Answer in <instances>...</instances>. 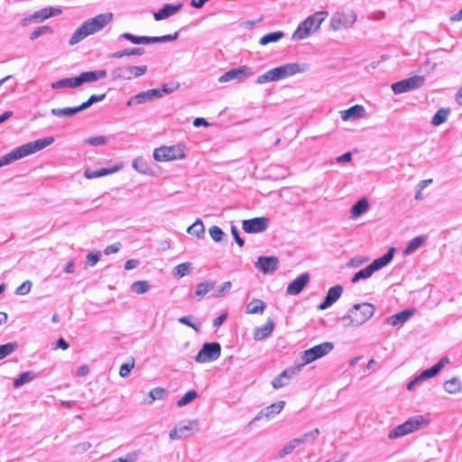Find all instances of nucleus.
Masks as SVG:
<instances>
[{
  "label": "nucleus",
  "instance_id": "obj_29",
  "mask_svg": "<svg viewBox=\"0 0 462 462\" xmlns=\"http://www.w3.org/2000/svg\"><path fill=\"white\" fill-rule=\"evenodd\" d=\"M167 391L162 387H155L152 389L147 397L143 400L144 404H152L156 400H162L165 398Z\"/></svg>",
  "mask_w": 462,
  "mask_h": 462
},
{
  "label": "nucleus",
  "instance_id": "obj_21",
  "mask_svg": "<svg viewBox=\"0 0 462 462\" xmlns=\"http://www.w3.org/2000/svg\"><path fill=\"white\" fill-rule=\"evenodd\" d=\"M343 121L355 120L365 116V110L361 105H355L340 112Z\"/></svg>",
  "mask_w": 462,
  "mask_h": 462
},
{
  "label": "nucleus",
  "instance_id": "obj_49",
  "mask_svg": "<svg viewBox=\"0 0 462 462\" xmlns=\"http://www.w3.org/2000/svg\"><path fill=\"white\" fill-rule=\"evenodd\" d=\"M197 397L198 393L196 391H189L177 402V405L179 407H182L190 402L191 401L195 400Z\"/></svg>",
  "mask_w": 462,
  "mask_h": 462
},
{
  "label": "nucleus",
  "instance_id": "obj_30",
  "mask_svg": "<svg viewBox=\"0 0 462 462\" xmlns=\"http://www.w3.org/2000/svg\"><path fill=\"white\" fill-rule=\"evenodd\" d=\"M448 362V359L445 357V358H442L440 359L436 365H434L432 367L429 368V369H426L424 370L418 377L420 378V380H424V379H427V378H430V377H433L435 376L437 374L439 373V371L442 369V367L444 366V364Z\"/></svg>",
  "mask_w": 462,
  "mask_h": 462
},
{
  "label": "nucleus",
  "instance_id": "obj_58",
  "mask_svg": "<svg viewBox=\"0 0 462 462\" xmlns=\"http://www.w3.org/2000/svg\"><path fill=\"white\" fill-rule=\"evenodd\" d=\"M138 457V451H132L127 453L125 456L118 457L119 462H134Z\"/></svg>",
  "mask_w": 462,
  "mask_h": 462
},
{
  "label": "nucleus",
  "instance_id": "obj_50",
  "mask_svg": "<svg viewBox=\"0 0 462 462\" xmlns=\"http://www.w3.org/2000/svg\"><path fill=\"white\" fill-rule=\"evenodd\" d=\"M16 348L15 343H7L0 346V360L12 354Z\"/></svg>",
  "mask_w": 462,
  "mask_h": 462
},
{
  "label": "nucleus",
  "instance_id": "obj_31",
  "mask_svg": "<svg viewBox=\"0 0 462 462\" xmlns=\"http://www.w3.org/2000/svg\"><path fill=\"white\" fill-rule=\"evenodd\" d=\"M162 92L159 88L149 89L144 92H141L134 97V99L136 100L137 103H143L148 100H151L154 97H161Z\"/></svg>",
  "mask_w": 462,
  "mask_h": 462
},
{
  "label": "nucleus",
  "instance_id": "obj_35",
  "mask_svg": "<svg viewBox=\"0 0 462 462\" xmlns=\"http://www.w3.org/2000/svg\"><path fill=\"white\" fill-rule=\"evenodd\" d=\"M117 170H118V167H116V166L113 167V168H102L98 171L86 170L84 172V176L87 179H95V178H98V177H102V176H105L107 174L114 173Z\"/></svg>",
  "mask_w": 462,
  "mask_h": 462
},
{
  "label": "nucleus",
  "instance_id": "obj_27",
  "mask_svg": "<svg viewBox=\"0 0 462 462\" xmlns=\"http://www.w3.org/2000/svg\"><path fill=\"white\" fill-rule=\"evenodd\" d=\"M106 75L105 70H98V71H86L79 74L78 78V81L79 86L85 82H92L96 81L99 79L105 78Z\"/></svg>",
  "mask_w": 462,
  "mask_h": 462
},
{
  "label": "nucleus",
  "instance_id": "obj_10",
  "mask_svg": "<svg viewBox=\"0 0 462 462\" xmlns=\"http://www.w3.org/2000/svg\"><path fill=\"white\" fill-rule=\"evenodd\" d=\"M424 423V420L421 416H416L410 418L402 424L397 426L393 431L389 433L390 439H395L404 436L418 430Z\"/></svg>",
  "mask_w": 462,
  "mask_h": 462
},
{
  "label": "nucleus",
  "instance_id": "obj_64",
  "mask_svg": "<svg viewBox=\"0 0 462 462\" xmlns=\"http://www.w3.org/2000/svg\"><path fill=\"white\" fill-rule=\"evenodd\" d=\"M119 248H120V244L119 243H116V244H113V245H110L108 246H106L104 250V253L108 255V254H116L119 251Z\"/></svg>",
  "mask_w": 462,
  "mask_h": 462
},
{
  "label": "nucleus",
  "instance_id": "obj_18",
  "mask_svg": "<svg viewBox=\"0 0 462 462\" xmlns=\"http://www.w3.org/2000/svg\"><path fill=\"white\" fill-rule=\"evenodd\" d=\"M310 282V275L303 273L288 284L286 292L290 295L299 294Z\"/></svg>",
  "mask_w": 462,
  "mask_h": 462
},
{
  "label": "nucleus",
  "instance_id": "obj_4",
  "mask_svg": "<svg viewBox=\"0 0 462 462\" xmlns=\"http://www.w3.org/2000/svg\"><path fill=\"white\" fill-rule=\"evenodd\" d=\"M303 70V68L298 63H287L266 71L258 77L257 82L263 84L269 81H277L301 73Z\"/></svg>",
  "mask_w": 462,
  "mask_h": 462
},
{
  "label": "nucleus",
  "instance_id": "obj_37",
  "mask_svg": "<svg viewBox=\"0 0 462 462\" xmlns=\"http://www.w3.org/2000/svg\"><path fill=\"white\" fill-rule=\"evenodd\" d=\"M79 87L78 78H68L58 80L51 84L52 88H78Z\"/></svg>",
  "mask_w": 462,
  "mask_h": 462
},
{
  "label": "nucleus",
  "instance_id": "obj_55",
  "mask_svg": "<svg viewBox=\"0 0 462 462\" xmlns=\"http://www.w3.org/2000/svg\"><path fill=\"white\" fill-rule=\"evenodd\" d=\"M232 287V283L230 282H225L222 286L217 290L215 297L220 298L227 293Z\"/></svg>",
  "mask_w": 462,
  "mask_h": 462
},
{
  "label": "nucleus",
  "instance_id": "obj_22",
  "mask_svg": "<svg viewBox=\"0 0 462 462\" xmlns=\"http://www.w3.org/2000/svg\"><path fill=\"white\" fill-rule=\"evenodd\" d=\"M250 73H251V71H250L249 68H247L245 66H242L237 69H230V70L226 71L224 75H222L218 79V81L219 82H227V81H230V80L236 79H239Z\"/></svg>",
  "mask_w": 462,
  "mask_h": 462
},
{
  "label": "nucleus",
  "instance_id": "obj_45",
  "mask_svg": "<svg viewBox=\"0 0 462 462\" xmlns=\"http://www.w3.org/2000/svg\"><path fill=\"white\" fill-rule=\"evenodd\" d=\"M192 270V265L190 263H182L176 266L175 268V275L178 278H182L188 275Z\"/></svg>",
  "mask_w": 462,
  "mask_h": 462
},
{
  "label": "nucleus",
  "instance_id": "obj_26",
  "mask_svg": "<svg viewBox=\"0 0 462 462\" xmlns=\"http://www.w3.org/2000/svg\"><path fill=\"white\" fill-rule=\"evenodd\" d=\"M285 402L283 401L276 402L263 410L259 413V418L270 419L276 414L280 413L284 407Z\"/></svg>",
  "mask_w": 462,
  "mask_h": 462
},
{
  "label": "nucleus",
  "instance_id": "obj_32",
  "mask_svg": "<svg viewBox=\"0 0 462 462\" xmlns=\"http://www.w3.org/2000/svg\"><path fill=\"white\" fill-rule=\"evenodd\" d=\"M266 308L265 302L259 299H253L246 306V314L263 313Z\"/></svg>",
  "mask_w": 462,
  "mask_h": 462
},
{
  "label": "nucleus",
  "instance_id": "obj_25",
  "mask_svg": "<svg viewBox=\"0 0 462 462\" xmlns=\"http://www.w3.org/2000/svg\"><path fill=\"white\" fill-rule=\"evenodd\" d=\"M274 328V322L273 319H268L266 322L260 328H257L254 332V340H263L266 337H268Z\"/></svg>",
  "mask_w": 462,
  "mask_h": 462
},
{
  "label": "nucleus",
  "instance_id": "obj_41",
  "mask_svg": "<svg viewBox=\"0 0 462 462\" xmlns=\"http://www.w3.org/2000/svg\"><path fill=\"white\" fill-rule=\"evenodd\" d=\"M444 389L448 393H457L461 391V384L457 378H452L445 382Z\"/></svg>",
  "mask_w": 462,
  "mask_h": 462
},
{
  "label": "nucleus",
  "instance_id": "obj_3",
  "mask_svg": "<svg viewBox=\"0 0 462 462\" xmlns=\"http://www.w3.org/2000/svg\"><path fill=\"white\" fill-rule=\"evenodd\" d=\"M375 308L373 304L363 302L355 304L346 315L342 317L345 327H357L368 319L374 314Z\"/></svg>",
  "mask_w": 462,
  "mask_h": 462
},
{
  "label": "nucleus",
  "instance_id": "obj_47",
  "mask_svg": "<svg viewBox=\"0 0 462 462\" xmlns=\"http://www.w3.org/2000/svg\"><path fill=\"white\" fill-rule=\"evenodd\" d=\"M188 232L191 235L196 236L197 237H200L204 232V225L201 220L195 221L189 228Z\"/></svg>",
  "mask_w": 462,
  "mask_h": 462
},
{
  "label": "nucleus",
  "instance_id": "obj_44",
  "mask_svg": "<svg viewBox=\"0 0 462 462\" xmlns=\"http://www.w3.org/2000/svg\"><path fill=\"white\" fill-rule=\"evenodd\" d=\"M143 52H144L143 49L134 48V49H130V50H124V51H116L112 54V57L120 59L124 56H135V55L139 56V55L143 54Z\"/></svg>",
  "mask_w": 462,
  "mask_h": 462
},
{
  "label": "nucleus",
  "instance_id": "obj_5",
  "mask_svg": "<svg viewBox=\"0 0 462 462\" xmlns=\"http://www.w3.org/2000/svg\"><path fill=\"white\" fill-rule=\"evenodd\" d=\"M327 12H316L311 16L305 19L292 33V39L299 41L310 36L316 32L322 22L327 18Z\"/></svg>",
  "mask_w": 462,
  "mask_h": 462
},
{
  "label": "nucleus",
  "instance_id": "obj_62",
  "mask_svg": "<svg viewBox=\"0 0 462 462\" xmlns=\"http://www.w3.org/2000/svg\"><path fill=\"white\" fill-rule=\"evenodd\" d=\"M231 233H232V235H233V236H234V238L236 240V243L240 247H242L245 245V241L239 236L238 230H237V228L235 226H231Z\"/></svg>",
  "mask_w": 462,
  "mask_h": 462
},
{
  "label": "nucleus",
  "instance_id": "obj_46",
  "mask_svg": "<svg viewBox=\"0 0 462 462\" xmlns=\"http://www.w3.org/2000/svg\"><path fill=\"white\" fill-rule=\"evenodd\" d=\"M134 357H129L127 362L121 365L120 366V369H119V374L121 377H126L129 375V374L131 373V371L133 370V368L134 367Z\"/></svg>",
  "mask_w": 462,
  "mask_h": 462
},
{
  "label": "nucleus",
  "instance_id": "obj_16",
  "mask_svg": "<svg viewBox=\"0 0 462 462\" xmlns=\"http://www.w3.org/2000/svg\"><path fill=\"white\" fill-rule=\"evenodd\" d=\"M301 370V365H292L283 370L280 374L273 378L272 385L274 389H279L289 384L290 378L298 374Z\"/></svg>",
  "mask_w": 462,
  "mask_h": 462
},
{
  "label": "nucleus",
  "instance_id": "obj_14",
  "mask_svg": "<svg viewBox=\"0 0 462 462\" xmlns=\"http://www.w3.org/2000/svg\"><path fill=\"white\" fill-rule=\"evenodd\" d=\"M319 434V429H315L308 433H305L300 438H295L292 440H291L289 443H287L282 449L279 452L278 457H282L292 452V450L299 446L300 444L305 443L309 441L310 439H315L318 435Z\"/></svg>",
  "mask_w": 462,
  "mask_h": 462
},
{
  "label": "nucleus",
  "instance_id": "obj_38",
  "mask_svg": "<svg viewBox=\"0 0 462 462\" xmlns=\"http://www.w3.org/2000/svg\"><path fill=\"white\" fill-rule=\"evenodd\" d=\"M35 374L32 371H27L19 374L13 382V385L18 388L26 383L31 382L34 378Z\"/></svg>",
  "mask_w": 462,
  "mask_h": 462
},
{
  "label": "nucleus",
  "instance_id": "obj_17",
  "mask_svg": "<svg viewBox=\"0 0 462 462\" xmlns=\"http://www.w3.org/2000/svg\"><path fill=\"white\" fill-rule=\"evenodd\" d=\"M279 259L276 256H259L255 267L263 274L273 273L278 269Z\"/></svg>",
  "mask_w": 462,
  "mask_h": 462
},
{
  "label": "nucleus",
  "instance_id": "obj_39",
  "mask_svg": "<svg viewBox=\"0 0 462 462\" xmlns=\"http://www.w3.org/2000/svg\"><path fill=\"white\" fill-rule=\"evenodd\" d=\"M448 114H449L448 109H445V108L439 109L437 111V113L433 116L431 124L434 126H438V125L443 124L444 122L447 121Z\"/></svg>",
  "mask_w": 462,
  "mask_h": 462
},
{
  "label": "nucleus",
  "instance_id": "obj_9",
  "mask_svg": "<svg viewBox=\"0 0 462 462\" xmlns=\"http://www.w3.org/2000/svg\"><path fill=\"white\" fill-rule=\"evenodd\" d=\"M221 354V346L219 343H205L202 348L196 356V362L198 363H208L217 360Z\"/></svg>",
  "mask_w": 462,
  "mask_h": 462
},
{
  "label": "nucleus",
  "instance_id": "obj_43",
  "mask_svg": "<svg viewBox=\"0 0 462 462\" xmlns=\"http://www.w3.org/2000/svg\"><path fill=\"white\" fill-rule=\"evenodd\" d=\"M283 36V32H269L265 35H263L261 39H260V43L262 45H266L268 43H271V42H278L282 37Z\"/></svg>",
  "mask_w": 462,
  "mask_h": 462
},
{
  "label": "nucleus",
  "instance_id": "obj_2",
  "mask_svg": "<svg viewBox=\"0 0 462 462\" xmlns=\"http://www.w3.org/2000/svg\"><path fill=\"white\" fill-rule=\"evenodd\" d=\"M53 141V137H46L17 147L0 158V167L5 166L15 160L41 151L51 144Z\"/></svg>",
  "mask_w": 462,
  "mask_h": 462
},
{
  "label": "nucleus",
  "instance_id": "obj_13",
  "mask_svg": "<svg viewBox=\"0 0 462 462\" xmlns=\"http://www.w3.org/2000/svg\"><path fill=\"white\" fill-rule=\"evenodd\" d=\"M356 20V15L353 11H345L337 13L331 19V28L335 31L343 27H348L354 24Z\"/></svg>",
  "mask_w": 462,
  "mask_h": 462
},
{
  "label": "nucleus",
  "instance_id": "obj_51",
  "mask_svg": "<svg viewBox=\"0 0 462 462\" xmlns=\"http://www.w3.org/2000/svg\"><path fill=\"white\" fill-rule=\"evenodd\" d=\"M123 37L134 44H146V36H135L129 32H125Z\"/></svg>",
  "mask_w": 462,
  "mask_h": 462
},
{
  "label": "nucleus",
  "instance_id": "obj_40",
  "mask_svg": "<svg viewBox=\"0 0 462 462\" xmlns=\"http://www.w3.org/2000/svg\"><path fill=\"white\" fill-rule=\"evenodd\" d=\"M425 243V237L423 236H419L414 237L410 241L406 248L404 249V254H408L419 247H420Z\"/></svg>",
  "mask_w": 462,
  "mask_h": 462
},
{
  "label": "nucleus",
  "instance_id": "obj_63",
  "mask_svg": "<svg viewBox=\"0 0 462 462\" xmlns=\"http://www.w3.org/2000/svg\"><path fill=\"white\" fill-rule=\"evenodd\" d=\"M179 322H180V323H181V324H184V325H186V326H188V327H190V328H193L196 332H199V327H198L196 324L191 323V322L189 321V317H186V316H184V317H180V318L179 319Z\"/></svg>",
  "mask_w": 462,
  "mask_h": 462
},
{
  "label": "nucleus",
  "instance_id": "obj_28",
  "mask_svg": "<svg viewBox=\"0 0 462 462\" xmlns=\"http://www.w3.org/2000/svg\"><path fill=\"white\" fill-rule=\"evenodd\" d=\"M181 8V5H166L162 9L158 10L153 14L154 19L157 21L165 19L171 15H173Z\"/></svg>",
  "mask_w": 462,
  "mask_h": 462
},
{
  "label": "nucleus",
  "instance_id": "obj_60",
  "mask_svg": "<svg viewBox=\"0 0 462 462\" xmlns=\"http://www.w3.org/2000/svg\"><path fill=\"white\" fill-rule=\"evenodd\" d=\"M51 32V29L50 27L48 26H42V27H38L36 28L30 35V39L31 40H35L37 39L41 34L44 33V32Z\"/></svg>",
  "mask_w": 462,
  "mask_h": 462
},
{
  "label": "nucleus",
  "instance_id": "obj_19",
  "mask_svg": "<svg viewBox=\"0 0 462 462\" xmlns=\"http://www.w3.org/2000/svg\"><path fill=\"white\" fill-rule=\"evenodd\" d=\"M343 292V288L340 285H336L331 287L323 300L319 306V310H326L330 307L333 303H335L341 296Z\"/></svg>",
  "mask_w": 462,
  "mask_h": 462
},
{
  "label": "nucleus",
  "instance_id": "obj_57",
  "mask_svg": "<svg viewBox=\"0 0 462 462\" xmlns=\"http://www.w3.org/2000/svg\"><path fill=\"white\" fill-rule=\"evenodd\" d=\"M32 288V282L30 281H25L16 289V293L19 295L27 294Z\"/></svg>",
  "mask_w": 462,
  "mask_h": 462
},
{
  "label": "nucleus",
  "instance_id": "obj_34",
  "mask_svg": "<svg viewBox=\"0 0 462 462\" xmlns=\"http://www.w3.org/2000/svg\"><path fill=\"white\" fill-rule=\"evenodd\" d=\"M216 285L214 281H206L199 282L195 290V297L200 299L204 297L209 291H211Z\"/></svg>",
  "mask_w": 462,
  "mask_h": 462
},
{
  "label": "nucleus",
  "instance_id": "obj_59",
  "mask_svg": "<svg viewBox=\"0 0 462 462\" xmlns=\"http://www.w3.org/2000/svg\"><path fill=\"white\" fill-rule=\"evenodd\" d=\"M99 258H100L99 253H96V254L90 253L86 257V263L89 266H94L95 264L97 263V262L99 261Z\"/></svg>",
  "mask_w": 462,
  "mask_h": 462
},
{
  "label": "nucleus",
  "instance_id": "obj_12",
  "mask_svg": "<svg viewBox=\"0 0 462 462\" xmlns=\"http://www.w3.org/2000/svg\"><path fill=\"white\" fill-rule=\"evenodd\" d=\"M147 66H125L119 67L114 71V75L116 79L121 80H131L145 74Z\"/></svg>",
  "mask_w": 462,
  "mask_h": 462
},
{
  "label": "nucleus",
  "instance_id": "obj_54",
  "mask_svg": "<svg viewBox=\"0 0 462 462\" xmlns=\"http://www.w3.org/2000/svg\"><path fill=\"white\" fill-rule=\"evenodd\" d=\"M104 97H105V94H102L99 96L92 95L88 97V99L86 102L81 104V107L84 110V109L88 108V106H90L93 103L102 100Z\"/></svg>",
  "mask_w": 462,
  "mask_h": 462
},
{
  "label": "nucleus",
  "instance_id": "obj_33",
  "mask_svg": "<svg viewBox=\"0 0 462 462\" xmlns=\"http://www.w3.org/2000/svg\"><path fill=\"white\" fill-rule=\"evenodd\" d=\"M366 199H361L351 208V218L356 219L360 217L368 208Z\"/></svg>",
  "mask_w": 462,
  "mask_h": 462
},
{
  "label": "nucleus",
  "instance_id": "obj_53",
  "mask_svg": "<svg viewBox=\"0 0 462 462\" xmlns=\"http://www.w3.org/2000/svg\"><path fill=\"white\" fill-rule=\"evenodd\" d=\"M209 235L211 236V238L216 241V242H219L222 240L223 238V236H224V233L223 231L221 230L220 227H218L217 226H212L209 230Z\"/></svg>",
  "mask_w": 462,
  "mask_h": 462
},
{
  "label": "nucleus",
  "instance_id": "obj_6",
  "mask_svg": "<svg viewBox=\"0 0 462 462\" xmlns=\"http://www.w3.org/2000/svg\"><path fill=\"white\" fill-rule=\"evenodd\" d=\"M187 148L182 143L162 146L153 151V158L157 162L182 160L186 157Z\"/></svg>",
  "mask_w": 462,
  "mask_h": 462
},
{
  "label": "nucleus",
  "instance_id": "obj_52",
  "mask_svg": "<svg viewBox=\"0 0 462 462\" xmlns=\"http://www.w3.org/2000/svg\"><path fill=\"white\" fill-rule=\"evenodd\" d=\"M107 142V138L105 136H92L85 140V143L93 146L104 145Z\"/></svg>",
  "mask_w": 462,
  "mask_h": 462
},
{
  "label": "nucleus",
  "instance_id": "obj_8",
  "mask_svg": "<svg viewBox=\"0 0 462 462\" xmlns=\"http://www.w3.org/2000/svg\"><path fill=\"white\" fill-rule=\"evenodd\" d=\"M333 347L334 346L331 342H324L303 351L300 356L301 363L298 364V365H301L302 368L306 365L328 355L332 351Z\"/></svg>",
  "mask_w": 462,
  "mask_h": 462
},
{
  "label": "nucleus",
  "instance_id": "obj_24",
  "mask_svg": "<svg viewBox=\"0 0 462 462\" xmlns=\"http://www.w3.org/2000/svg\"><path fill=\"white\" fill-rule=\"evenodd\" d=\"M61 14V9L55 7H45L40 11L35 12L30 16V20L34 19L39 22H42L52 16H56Z\"/></svg>",
  "mask_w": 462,
  "mask_h": 462
},
{
  "label": "nucleus",
  "instance_id": "obj_7",
  "mask_svg": "<svg viewBox=\"0 0 462 462\" xmlns=\"http://www.w3.org/2000/svg\"><path fill=\"white\" fill-rule=\"evenodd\" d=\"M394 248L392 247L383 256L374 260L368 266L358 271L352 278V282H356L360 279L369 278L375 271L385 266L393 257Z\"/></svg>",
  "mask_w": 462,
  "mask_h": 462
},
{
  "label": "nucleus",
  "instance_id": "obj_61",
  "mask_svg": "<svg viewBox=\"0 0 462 462\" xmlns=\"http://www.w3.org/2000/svg\"><path fill=\"white\" fill-rule=\"evenodd\" d=\"M179 87H180V84L178 82H171V84L163 85L160 90H161L162 94V93L168 94V93L174 91Z\"/></svg>",
  "mask_w": 462,
  "mask_h": 462
},
{
  "label": "nucleus",
  "instance_id": "obj_56",
  "mask_svg": "<svg viewBox=\"0 0 462 462\" xmlns=\"http://www.w3.org/2000/svg\"><path fill=\"white\" fill-rule=\"evenodd\" d=\"M368 260H369V257L356 256L348 262L347 265L349 267H357V266L363 264L364 263H366Z\"/></svg>",
  "mask_w": 462,
  "mask_h": 462
},
{
  "label": "nucleus",
  "instance_id": "obj_20",
  "mask_svg": "<svg viewBox=\"0 0 462 462\" xmlns=\"http://www.w3.org/2000/svg\"><path fill=\"white\" fill-rule=\"evenodd\" d=\"M198 430V424L196 422H190L189 425L181 427H175L170 432V438L171 439H185L189 435V432Z\"/></svg>",
  "mask_w": 462,
  "mask_h": 462
},
{
  "label": "nucleus",
  "instance_id": "obj_15",
  "mask_svg": "<svg viewBox=\"0 0 462 462\" xmlns=\"http://www.w3.org/2000/svg\"><path fill=\"white\" fill-rule=\"evenodd\" d=\"M269 219L265 217H258L251 219H245L242 222V227L245 232L249 234L261 233L267 229Z\"/></svg>",
  "mask_w": 462,
  "mask_h": 462
},
{
  "label": "nucleus",
  "instance_id": "obj_36",
  "mask_svg": "<svg viewBox=\"0 0 462 462\" xmlns=\"http://www.w3.org/2000/svg\"><path fill=\"white\" fill-rule=\"evenodd\" d=\"M83 110L81 107V105L76 107H69V108H52L51 114L55 116L61 117V116H72L76 115L78 112Z\"/></svg>",
  "mask_w": 462,
  "mask_h": 462
},
{
  "label": "nucleus",
  "instance_id": "obj_23",
  "mask_svg": "<svg viewBox=\"0 0 462 462\" xmlns=\"http://www.w3.org/2000/svg\"><path fill=\"white\" fill-rule=\"evenodd\" d=\"M415 312L414 309L404 310L394 315H392L386 319V322L391 326H397L406 322Z\"/></svg>",
  "mask_w": 462,
  "mask_h": 462
},
{
  "label": "nucleus",
  "instance_id": "obj_1",
  "mask_svg": "<svg viewBox=\"0 0 462 462\" xmlns=\"http://www.w3.org/2000/svg\"><path fill=\"white\" fill-rule=\"evenodd\" d=\"M113 18L112 13H105L96 15L95 17L86 21L71 36L69 40L70 44H76L87 36L93 34L106 24H108Z\"/></svg>",
  "mask_w": 462,
  "mask_h": 462
},
{
  "label": "nucleus",
  "instance_id": "obj_48",
  "mask_svg": "<svg viewBox=\"0 0 462 462\" xmlns=\"http://www.w3.org/2000/svg\"><path fill=\"white\" fill-rule=\"evenodd\" d=\"M132 290L137 294H143L148 291L150 285L146 281H138L132 284Z\"/></svg>",
  "mask_w": 462,
  "mask_h": 462
},
{
  "label": "nucleus",
  "instance_id": "obj_11",
  "mask_svg": "<svg viewBox=\"0 0 462 462\" xmlns=\"http://www.w3.org/2000/svg\"><path fill=\"white\" fill-rule=\"evenodd\" d=\"M424 82L425 79L423 76L415 75L403 80L393 83L392 85V89L395 94H401L410 90L416 89L421 87L424 84Z\"/></svg>",
  "mask_w": 462,
  "mask_h": 462
},
{
  "label": "nucleus",
  "instance_id": "obj_42",
  "mask_svg": "<svg viewBox=\"0 0 462 462\" xmlns=\"http://www.w3.org/2000/svg\"><path fill=\"white\" fill-rule=\"evenodd\" d=\"M177 37H178V32H174V34H167V35H163V36H154V37L146 36V44L171 42V41L176 40Z\"/></svg>",
  "mask_w": 462,
  "mask_h": 462
}]
</instances>
